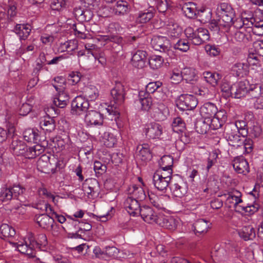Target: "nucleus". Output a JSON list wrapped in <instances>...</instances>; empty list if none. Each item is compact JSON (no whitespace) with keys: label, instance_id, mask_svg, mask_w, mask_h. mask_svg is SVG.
<instances>
[{"label":"nucleus","instance_id":"nucleus-16","mask_svg":"<svg viewBox=\"0 0 263 263\" xmlns=\"http://www.w3.org/2000/svg\"><path fill=\"white\" fill-rule=\"evenodd\" d=\"M124 206L130 215L134 216L139 215L141 207L138 201L133 197L128 196L124 202Z\"/></svg>","mask_w":263,"mask_h":263},{"label":"nucleus","instance_id":"nucleus-39","mask_svg":"<svg viewBox=\"0 0 263 263\" xmlns=\"http://www.w3.org/2000/svg\"><path fill=\"white\" fill-rule=\"evenodd\" d=\"M73 14L76 18L83 22L89 21L91 18V13L89 10H84L82 8H76L73 10Z\"/></svg>","mask_w":263,"mask_h":263},{"label":"nucleus","instance_id":"nucleus-5","mask_svg":"<svg viewBox=\"0 0 263 263\" xmlns=\"http://www.w3.org/2000/svg\"><path fill=\"white\" fill-rule=\"evenodd\" d=\"M182 10L185 15L189 18H194L196 16L201 18V21L205 23L211 18V12L205 9L197 10L196 4L193 2L185 3L182 6Z\"/></svg>","mask_w":263,"mask_h":263},{"label":"nucleus","instance_id":"nucleus-19","mask_svg":"<svg viewBox=\"0 0 263 263\" xmlns=\"http://www.w3.org/2000/svg\"><path fill=\"white\" fill-rule=\"evenodd\" d=\"M170 189L174 196L181 198L187 193V187L182 180H180L177 182H171Z\"/></svg>","mask_w":263,"mask_h":263},{"label":"nucleus","instance_id":"nucleus-33","mask_svg":"<svg viewBox=\"0 0 263 263\" xmlns=\"http://www.w3.org/2000/svg\"><path fill=\"white\" fill-rule=\"evenodd\" d=\"M38 130L36 129L28 128L23 133V137L25 140L28 142L37 143L41 141L39 138Z\"/></svg>","mask_w":263,"mask_h":263},{"label":"nucleus","instance_id":"nucleus-31","mask_svg":"<svg viewBox=\"0 0 263 263\" xmlns=\"http://www.w3.org/2000/svg\"><path fill=\"white\" fill-rule=\"evenodd\" d=\"M139 98L141 104V108L144 110H148L153 104L152 98L151 95L145 91H140Z\"/></svg>","mask_w":263,"mask_h":263},{"label":"nucleus","instance_id":"nucleus-62","mask_svg":"<svg viewBox=\"0 0 263 263\" xmlns=\"http://www.w3.org/2000/svg\"><path fill=\"white\" fill-rule=\"evenodd\" d=\"M119 250L115 247L107 246L104 248V255L109 257L118 256Z\"/></svg>","mask_w":263,"mask_h":263},{"label":"nucleus","instance_id":"nucleus-2","mask_svg":"<svg viewBox=\"0 0 263 263\" xmlns=\"http://www.w3.org/2000/svg\"><path fill=\"white\" fill-rule=\"evenodd\" d=\"M110 95L115 104L108 105L106 110L109 115L117 116L119 114L118 106L124 101L125 92L123 84L120 82L116 83L115 87L110 91Z\"/></svg>","mask_w":263,"mask_h":263},{"label":"nucleus","instance_id":"nucleus-41","mask_svg":"<svg viewBox=\"0 0 263 263\" xmlns=\"http://www.w3.org/2000/svg\"><path fill=\"white\" fill-rule=\"evenodd\" d=\"M137 150H138V155L142 161H146L151 160L152 155L147 144H144L138 146Z\"/></svg>","mask_w":263,"mask_h":263},{"label":"nucleus","instance_id":"nucleus-48","mask_svg":"<svg viewBox=\"0 0 263 263\" xmlns=\"http://www.w3.org/2000/svg\"><path fill=\"white\" fill-rule=\"evenodd\" d=\"M14 199H17L22 201L23 195L25 193L26 189L20 184H14L10 186Z\"/></svg>","mask_w":263,"mask_h":263},{"label":"nucleus","instance_id":"nucleus-23","mask_svg":"<svg viewBox=\"0 0 263 263\" xmlns=\"http://www.w3.org/2000/svg\"><path fill=\"white\" fill-rule=\"evenodd\" d=\"M130 10L129 3L123 0L118 1L112 8V12L117 16H123L127 14Z\"/></svg>","mask_w":263,"mask_h":263},{"label":"nucleus","instance_id":"nucleus-50","mask_svg":"<svg viewBox=\"0 0 263 263\" xmlns=\"http://www.w3.org/2000/svg\"><path fill=\"white\" fill-rule=\"evenodd\" d=\"M160 168L172 169L173 165V158L170 155H164L159 161Z\"/></svg>","mask_w":263,"mask_h":263},{"label":"nucleus","instance_id":"nucleus-64","mask_svg":"<svg viewBox=\"0 0 263 263\" xmlns=\"http://www.w3.org/2000/svg\"><path fill=\"white\" fill-rule=\"evenodd\" d=\"M255 54L263 57V40H257L253 43Z\"/></svg>","mask_w":263,"mask_h":263},{"label":"nucleus","instance_id":"nucleus-30","mask_svg":"<svg viewBox=\"0 0 263 263\" xmlns=\"http://www.w3.org/2000/svg\"><path fill=\"white\" fill-rule=\"evenodd\" d=\"M31 30V26L29 25L17 24L14 28V32L18 35L21 41L27 39Z\"/></svg>","mask_w":263,"mask_h":263},{"label":"nucleus","instance_id":"nucleus-25","mask_svg":"<svg viewBox=\"0 0 263 263\" xmlns=\"http://www.w3.org/2000/svg\"><path fill=\"white\" fill-rule=\"evenodd\" d=\"M248 82L246 81H240L237 84L234 85L232 96L235 98L244 97L248 93Z\"/></svg>","mask_w":263,"mask_h":263},{"label":"nucleus","instance_id":"nucleus-8","mask_svg":"<svg viewBox=\"0 0 263 263\" xmlns=\"http://www.w3.org/2000/svg\"><path fill=\"white\" fill-rule=\"evenodd\" d=\"M225 195L227 196L225 204L228 208L233 207L236 212L242 209L240 206L243 202L241 199L242 194L241 192L236 189H232Z\"/></svg>","mask_w":263,"mask_h":263},{"label":"nucleus","instance_id":"nucleus-58","mask_svg":"<svg viewBox=\"0 0 263 263\" xmlns=\"http://www.w3.org/2000/svg\"><path fill=\"white\" fill-rule=\"evenodd\" d=\"M245 67L246 68L247 65L243 63H236L233 65L232 71L234 74L235 73L236 76L241 77L245 71Z\"/></svg>","mask_w":263,"mask_h":263},{"label":"nucleus","instance_id":"nucleus-61","mask_svg":"<svg viewBox=\"0 0 263 263\" xmlns=\"http://www.w3.org/2000/svg\"><path fill=\"white\" fill-rule=\"evenodd\" d=\"M209 28L212 31L218 32L221 30L223 32H225L224 26L220 25L219 19L218 21L215 20H211L209 24Z\"/></svg>","mask_w":263,"mask_h":263},{"label":"nucleus","instance_id":"nucleus-15","mask_svg":"<svg viewBox=\"0 0 263 263\" xmlns=\"http://www.w3.org/2000/svg\"><path fill=\"white\" fill-rule=\"evenodd\" d=\"M144 133L148 138L152 139L159 138L162 134L163 127L158 123H151L145 128Z\"/></svg>","mask_w":263,"mask_h":263},{"label":"nucleus","instance_id":"nucleus-57","mask_svg":"<svg viewBox=\"0 0 263 263\" xmlns=\"http://www.w3.org/2000/svg\"><path fill=\"white\" fill-rule=\"evenodd\" d=\"M244 138V137H243ZM242 143L239 144V145L235 146V147L238 148L240 147L245 149V152L249 154L250 153L253 149V141L250 139H242Z\"/></svg>","mask_w":263,"mask_h":263},{"label":"nucleus","instance_id":"nucleus-53","mask_svg":"<svg viewBox=\"0 0 263 263\" xmlns=\"http://www.w3.org/2000/svg\"><path fill=\"white\" fill-rule=\"evenodd\" d=\"M103 142L106 147H112L116 143L117 139L112 134L105 133L103 138Z\"/></svg>","mask_w":263,"mask_h":263},{"label":"nucleus","instance_id":"nucleus-20","mask_svg":"<svg viewBox=\"0 0 263 263\" xmlns=\"http://www.w3.org/2000/svg\"><path fill=\"white\" fill-rule=\"evenodd\" d=\"M200 114L207 120L212 118L219 112L216 106L211 102L204 103L200 108Z\"/></svg>","mask_w":263,"mask_h":263},{"label":"nucleus","instance_id":"nucleus-35","mask_svg":"<svg viewBox=\"0 0 263 263\" xmlns=\"http://www.w3.org/2000/svg\"><path fill=\"white\" fill-rule=\"evenodd\" d=\"M155 13V10L153 7H150L144 11H140L138 14L137 22L142 24L146 23L154 16Z\"/></svg>","mask_w":263,"mask_h":263},{"label":"nucleus","instance_id":"nucleus-29","mask_svg":"<svg viewBox=\"0 0 263 263\" xmlns=\"http://www.w3.org/2000/svg\"><path fill=\"white\" fill-rule=\"evenodd\" d=\"M83 94L86 100L92 101L98 98L99 91L95 86L90 85L84 87Z\"/></svg>","mask_w":263,"mask_h":263},{"label":"nucleus","instance_id":"nucleus-12","mask_svg":"<svg viewBox=\"0 0 263 263\" xmlns=\"http://www.w3.org/2000/svg\"><path fill=\"white\" fill-rule=\"evenodd\" d=\"M85 121L87 125L93 126H103L104 116L102 114L95 110L86 111Z\"/></svg>","mask_w":263,"mask_h":263},{"label":"nucleus","instance_id":"nucleus-34","mask_svg":"<svg viewBox=\"0 0 263 263\" xmlns=\"http://www.w3.org/2000/svg\"><path fill=\"white\" fill-rule=\"evenodd\" d=\"M239 236L245 241L253 240L256 237L255 229L251 226H244L238 232Z\"/></svg>","mask_w":263,"mask_h":263},{"label":"nucleus","instance_id":"nucleus-14","mask_svg":"<svg viewBox=\"0 0 263 263\" xmlns=\"http://www.w3.org/2000/svg\"><path fill=\"white\" fill-rule=\"evenodd\" d=\"M136 39L137 37L135 36L122 37L119 35L105 36L104 38L105 41L112 42L119 46V51H115L116 52L122 49L126 44H133Z\"/></svg>","mask_w":263,"mask_h":263},{"label":"nucleus","instance_id":"nucleus-37","mask_svg":"<svg viewBox=\"0 0 263 263\" xmlns=\"http://www.w3.org/2000/svg\"><path fill=\"white\" fill-rule=\"evenodd\" d=\"M10 148L13 154L17 156H20L25 153V149L26 148V145L24 142L18 140L13 139L10 145Z\"/></svg>","mask_w":263,"mask_h":263},{"label":"nucleus","instance_id":"nucleus-13","mask_svg":"<svg viewBox=\"0 0 263 263\" xmlns=\"http://www.w3.org/2000/svg\"><path fill=\"white\" fill-rule=\"evenodd\" d=\"M151 44L155 50L164 53L170 51V42L165 36H154L152 40Z\"/></svg>","mask_w":263,"mask_h":263},{"label":"nucleus","instance_id":"nucleus-18","mask_svg":"<svg viewBox=\"0 0 263 263\" xmlns=\"http://www.w3.org/2000/svg\"><path fill=\"white\" fill-rule=\"evenodd\" d=\"M227 119V116L225 111L220 110L216 115L208 120L210 128L215 130L220 128Z\"/></svg>","mask_w":263,"mask_h":263},{"label":"nucleus","instance_id":"nucleus-28","mask_svg":"<svg viewBox=\"0 0 263 263\" xmlns=\"http://www.w3.org/2000/svg\"><path fill=\"white\" fill-rule=\"evenodd\" d=\"M36 221L41 228L49 229L53 227L54 219L49 215L41 214L36 217Z\"/></svg>","mask_w":263,"mask_h":263},{"label":"nucleus","instance_id":"nucleus-47","mask_svg":"<svg viewBox=\"0 0 263 263\" xmlns=\"http://www.w3.org/2000/svg\"><path fill=\"white\" fill-rule=\"evenodd\" d=\"M166 32L168 36L177 37L181 32V29L177 24H169L166 27Z\"/></svg>","mask_w":263,"mask_h":263},{"label":"nucleus","instance_id":"nucleus-3","mask_svg":"<svg viewBox=\"0 0 263 263\" xmlns=\"http://www.w3.org/2000/svg\"><path fill=\"white\" fill-rule=\"evenodd\" d=\"M220 17V25L224 26V31H228L233 24L235 12L232 7L226 3L220 4L217 8Z\"/></svg>","mask_w":263,"mask_h":263},{"label":"nucleus","instance_id":"nucleus-49","mask_svg":"<svg viewBox=\"0 0 263 263\" xmlns=\"http://www.w3.org/2000/svg\"><path fill=\"white\" fill-rule=\"evenodd\" d=\"M248 88V95L252 99H257L261 95V86L259 84H255L249 85Z\"/></svg>","mask_w":263,"mask_h":263},{"label":"nucleus","instance_id":"nucleus-9","mask_svg":"<svg viewBox=\"0 0 263 263\" xmlns=\"http://www.w3.org/2000/svg\"><path fill=\"white\" fill-rule=\"evenodd\" d=\"M198 104L197 99L193 95H182L177 103V106L180 110H189L194 109Z\"/></svg>","mask_w":263,"mask_h":263},{"label":"nucleus","instance_id":"nucleus-40","mask_svg":"<svg viewBox=\"0 0 263 263\" xmlns=\"http://www.w3.org/2000/svg\"><path fill=\"white\" fill-rule=\"evenodd\" d=\"M182 75L183 76V80H185L186 83H192L197 80L195 70L193 68H184L182 70Z\"/></svg>","mask_w":263,"mask_h":263},{"label":"nucleus","instance_id":"nucleus-7","mask_svg":"<svg viewBox=\"0 0 263 263\" xmlns=\"http://www.w3.org/2000/svg\"><path fill=\"white\" fill-rule=\"evenodd\" d=\"M239 248L233 247L231 244L226 245V249L219 248L212 252V256L219 261H225L230 257L238 256Z\"/></svg>","mask_w":263,"mask_h":263},{"label":"nucleus","instance_id":"nucleus-1","mask_svg":"<svg viewBox=\"0 0 263 263\" xmlns=\"http://www.w3.org/2000/svg\"><path fill=\"white\" fill-rule=\"evenodd\" d=\"M47 244V238L45 234H39L36 238L33 233L29 232L23 241L15 243L14 245L20 253L30 258H36L41 263H45L37 257L36 249L44 250Z\"/></svg>","mask_w":263,"mask_h":263},{"label":"nucleus","instance_id":"nucleus-32","mask_svg":"<svg viewBox=\"0 0 263 263\" xmlns=\"http://www.w3.org/2000/svg\"><path fill=\"white\" fill-rule=\"evenodd\" d=\"M202 75L204 80L213 87L218 85L219 81L222 78L220 74L216 72L204 71Z\"/></svg>","mask_w":263,"mask_h":263},{"label":"nucleus","instance_id":"nucleus-51","mask_svg":"<svg viewBox=\"0 0 263 263\" xmlns=\"http://www.w3.org/2000/svg\"><path fill=\"white\" fill-rule=\"evenodd\" d=\"M163 59L159 55H153L149 59V65L153 69H158L161 67L163 63Z\"/></svg>","mask_w":263,"mask_h":263},{"label":"nucleus","instance_id":"nucleus-63","mask_svg":"<svg viewBox=\"0 0 263 263\" xmlns=\"http://www.w3.org/2000/svg\"><path fill=\"white\" fill-rule=\"evenodd\" d=\"M67 0H53L50 7L53 10L60 11L65 7Z\"/></svg>","mask_w":263,"mask_h":263},{"label":"nucleus","instance_id":"nucleus-38","mask_svg":"<svg viewBox=\"0 0 263 263\" xmlns=\"http://www.w3.org/2000/svg\"><path fill=\"white\" fill-rule=\"evenodd\" d=\"M41 128L45 132L50 133L55 129V123L53 118L47 117L40 123Z\"/></svg>","mask_w":263,"mask_h":263},{"label":"nucleus","instance_id":"nucleus-10","mask_svg":"<svg viewBox=\"0 0 263 263\" xmlns=\"http://www.w3.org/2000/svg\"><path fill=\"white\" fill-rule=\"evenodd\" d=\"M71 113L74 115H81L89 108V102L81 96L76 97L71 102Z\"/></svg>","mask_w":263,"mask_h":263},{"label":"nucleus","instance_id":"nucleus-6","mask_svg":"<svg viewBox=\"0 0 263 263\" xmlns=\"http://www.w3.org/2000/svg\"><path fill=\"white\" fill-rule=\"evenodd\" d=\"M242 134V133H239L238 129L235 127L233 122L228 123L224 126L223 137L232 146L235 147L242 143V138L240 136Z\"/></svg>","mask_w":263,"mask_h":263},{"label":"nucleus","instance_id":"nucleus-55","mask_svg":"<svg viewBox=\"0 0 263 263\" xmlns=\"http://www.w3.org/2000/svg\"><path fill=\"white\" fill-rule=\"evenodd\" d=\"M245 15V13L242 14L241 17L239 20L240 23H242V25H240L239 28L242 29V27L245 26L246 28H251L252 29L255 21L254 18L252 17V14L250 15V17H246Z\"/></svg>","mask_w":263,"mask_h":263},{"label":"nucleus","instance_id":"nucleus-42","mask_svg":"<svg viewBox=\"0 0 263 263\" xmlns=\"http://www.w3.org/2000/svg\"><path fill=\"white\" fill-rule=\"evenodd\" d=\"M196 131L200 134H205L210 128L209 123L207 119L200 118L196 120L195 124Z\"/></svg>","mask_w":263,"mask_h":263},{"label":"nucleus","instance_id":"nucleus-21","mask_svg":"<svg viewBox=\"0 0 263 263\" xmlns=\"http://www.w3.org/2000/svg\"><path fill=\"white\" fill-rule=\"evenodd\" d=\"M233 166L238 174H246L249 172L248 161L243 157H238L234 159Z\"/></svg>","mask_w":263,"mask_h":263},{"label":"nucleus","instance_id":"nucleus-22","mask_svg":"<svg viewBox=\"0 0 263 263\" xmlns=\"http://www.w3.org/2000/svg\"><path fill=\"white\" fill-rule=\"evenodd\" d=\"M158 222L157 224L171 231L176 230L178 224V221L174 217L162 215H161Z\"/></svg>","mask_w":263,"mask_h":263},{"label":"nucleus","instance_id":"nucleus-43","mask_svg":"<svg viewBox=\"0 0 263 263\" xmlns=\"http://www.w3.org/2000/svg\"><path fill=\"white\" fill-rule=\"evenodd\" d=\"M240 208H242L238 213H245L248 215H251L257 212L259 208V205L257 203H254L253 204L249 205L243 203Z\"/></svg>","mask_w":263,"mask_h":263},{"label":"nucleus","instance_id":"nucleus-59","mask_svg":"<svg viewBox=\"0 0 263 263\" xmlns=\"http://www.w3.org/2000/svg\"><path fill=\"white\" fill-rule=\"evenodd\" d=\"M221 90L226 97L232 96L233 85L232 86L228 82H223L220 86Z\"/></svg>","mask_w":263,"mask_h":263},{"label":"nucleus","instance_id":"nucleus-24","mask_svg":"<svg viewBox=\"0 0 263 263\" xmlns=\"http://www.w3.org/2000/svg\"><path fill=\"white\" fill-rule=\"evenodd\" d=\"M127 193L129 197H133L138 201H142L146 197L145 192L143 189L137 185H133L128 187Z\"/></svg>","mask_w":263,"mask_h":263},{"label":"nucleus","instance_id":"nucleus-60","mask_svg":"<svg viewBox=\"0 0 263 263\" xmlns=\"http://www.w3.org/2000/svg\"><path fill=\"white\" fill-rule=\"evenodd\" d=\"M250 35L246 34L241 31H237L234 35V39L238 42L247 43L249 41Z\"/></svg>","mask_w":263,"mask_h":263},{"label":"nucleus","instance_id":"nucleus-54","mask_svg":"<svg viewBox=\"0 0 263 263\" xmlns=\"http://www.w3.org/2000/svg\"><path fill=\"white\" fill-rule=\"evenodd\" d=\"M172 173V169H165L160 168L155 172L154 174L157 175V176H159L160 177L165 179L171 182Z\"/></svg>","mask_w":263,"mask_h":263},{"label":"nucleus","instance_id":"nucleus-4","mask_svg":"<svg viewBox=\"0 0 263 263\" xmlns=\"http://www.w3.org/2000/svg\"><path fill=\"white\" fill-rule=\"evenodd\" d=\"M185 34L191 43L194 45H200L210 39L209 31L203 28H199L194 31L192 28L189 27L185 30Z\"/></svg>","mask_w":263,"mask_h":263},{"label":"nucleus","instance_id":"nucleus-17","mask_svg":"<svg viewBox=\"0 0 263 263\" xmlns=\"http://www.w3.org/2000/svg\"><path fill=\"white\" fill-rule=\"evenodd\" d=\"M147 53L141 50H138L133 53L131 63L132 65L137 68L141 69L145 66L147 59Z\"/></svg>","mask_w":263,"mask_h":263},{"label":"nucleus","instance_id":"nucleus-36","mask_svg":"<svg viewBox=\"0 0 263 263\" xmlns=\"http://www.w3.org/2000/svg\"><path fill=\"white\" fill-rule=\"evenodd\" d=\"M153 181L155 187L158 190L164 193L166 192L169 183L171 182L155 174L153 175Z\"/></svg>","mask_w":263,"mask_h":263},{"label":"nucleus","instance_id":"nucleus-52","mask_svg":"<svg viewBox=\"0 0 263 263\" xmlns=\"http://www.w3.org/2000/svg\"><path fill=\"white\" fill-rule=\"evenodd\" d=\"M173 130L177 133L182 132L185 128V123L180 117H177L174 119L172 124Z\"/></svg>","mask_w":263,"mask_h":263},{"label":"nucleus","instance_id":"nucleus-26","mask_svg":"<svg viewBox=\"0 0 263 263\" xmlns=\"http://www.w3.org/2000/svg\"><path fill=\"white\" fill-rule=\"evenodd\" d=\"M59 93L53 98V104L59 108H63L66 106L69 101V96L65 91L59 90Z\"/></svg>","mask_w":263,"mask_h":263},{"label":"nucleus","instance_id":"nucleus-56","mask_svg":"<svg viewBox=\"0 0 263 263\" xmlns=\"http://www.w3.org/2000/svg\"><path fill=\"white\" fill-rule=\"evenodd\" d=\"M12 199H14V197L10 187L2 188L0 192V199L3 201H5Z\"/></svg>","mask_w":263,"mask_h":263},{"label":"nucleus","instance_id":"nucleus-44","mask_svg":"<svg viewBox=\"0 0 263 263\" xmlns=\"http://www.w3.org/2000/svg\"><path fill=\"white\" fill-rule=\"evenodd\" d=\"M162 83L159 81L151 82L147 84L145 92L150 95L156 92H160L162 90Z\"/></svg>","mask_w":263,"mask_h":263},{"label":"nucleus","instance_id":"nucleus-11","mask_svg":"<svg viewBox=\"0 0 263 263\" xmlns=\"http://www.w3.org/2000/svg\"><path fill=\"white\" fill-rule=\"evenodd\" d=\"M139 214L144 221L151 224H157L161 216L152 208L147 205L141 206Z\"/></svg>","mask_w":263,"mask_h":263},{"label":"nucleus","instance_id":"nucleus-46","mask_svg":"<svg viewBox=\"0 0 263 263\" xmlns=\"http://www.w3.org/2000/svg\"><path fill=\"white\" fill-rule=\"evenodd\" d=\"M1 237L5 238L7 237L13 236L15 232L14 229L9 225L3 223L0 227Z\"/></svg>","mask_w":263,"mask_h":263},{"label":"nucleus","instance_id":"nucleus-27","mask_svg":"<svg viewBox=\"0 0 263 263\" xmlns=\"http://www.w3.org/2000/svg\"><path fill=\"white\" fill-rule=\"evenodd\" d=\"M211 225L210 221L205 219H199L194 222L193 227L195 234H197L206 233Z\"/></svg>","mask_w":263,"mask_h":263},{"label":"nucleus","instance_id":"nucleus-45","mask_svg":"<svg viewBox=\"0 0 263 263\" xmlns=\"http://www.w3.org/2000/svg\"><path fill=\"white\" fill-rule=\"evenodd\" d=\"M191 44L187 38L179 39L174 44V48L182 52H186L190 49Z\"/></svg>","mask_w":263,"mask_h":263}]
</instances>
